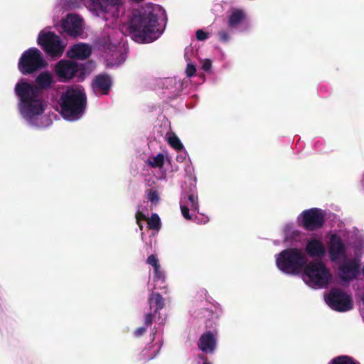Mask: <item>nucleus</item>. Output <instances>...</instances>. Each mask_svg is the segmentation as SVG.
I'll list each match as a JSON object with an SVG mask.
<instances>
[{"label": "nucleus", "mask_w": 364, "mask_h": 364, "mask_svg": "<svg viewBox=\"0 0 364 364\" xmlns=\"http://www.w3.org/2000/svg\"><path fill=\"white\" fill-rule=\"evenodd\" d=\"M81 3L92 15L106 21L100 44L105 50L107 66L110 68L120 65L127 58V53L119 46L124 29L135 42L149 43L157 40L166 28L167 17L160 5L148 3L125 15L124 0H56L54 24L66 11L80 7Z\"/></svg>", "instance_id": "1"}, {"label": "nucleus", "mask_w": 364, "mask_h": 364, "mask_svg": "<svg viewBox=\"0 0 364 364\" xmlns=\"http://www.w3.org/2000/svg\"><path fill=\"white\" fill-rule=\"evenodd\" d=\"M36 86L21 79L15 85V94L18 97V109L22 118L32 127H42L43 114L46 107L41 89H48L55 80L49 71L41 73L36 78Z\"/></svg>", "instance_id": "2"}, {"label": "nucleus", "mask_w": 364, "mask_h": 364, "mask_svg": "<svg viewBox=\"0 0 364 364\" xmlns=\"http://www.w3.org/2000/svg\"><path fill=\"white\" fill-rule=\"evenodd\" d=\"M59 112L63 119L73 122L80 119L85 114L87 97L80 86L68 87L62 92L58 100Z\"/></svg>", "instance_id": "3"}, {"label": "nucleus", "mask_w": 364, "mask_h": 364, "mask_svg": "<svg viewBox=\"0 0 364 364\" xmlns=\"http://www.w3.org/2000/svg\"><path fill=\"white\" fill-rule=\"evenodd\" d=\"M276 265L282 272L297 274L302 272L308 257L302 249L293 247L282 250L275 256Z\"/></svg>", "instance_id": "4"}, {"label": "nucleus", "mask_w": 364, "mask_h": 364, "mask_svg": "<svg viewBox=\"0 0 364 364\" xmlns=\"http://www.w3.org/2000/svg\"><path fill=\"white\" fill-rule=\"evenodd\" d=\"M302 279L312 289H325L332 280V274L322 261L316 259L307 262L302 270Z\"/></svg>", "instance_id": "5"}, {"label": "nucleus", "mask_w": 364, "mask_h": 364, "mask_svg": "<svg viewBox=\"0 0 364 364\" xmlns=\"http://www.w3.org/2000/svg\"><path fill=\"white\" fill-rule=\"evenodd\" d=\"M54 71L61 82H68L75 77L82 80L85 76L90 73V64L61 60L56 63Z\"/></svg>", "instance_id": "6"}, {"label": "nucleus", "mask_w": 364, "mask_h": 364, "mask_svg": "<svg viewBox=\"0 0 364 364\" xmlns=\"http://www.w3.org/2000/svg\"><path fill=\"white\" fill-rule=\"evenodd\" d=\"M38 44L51 58H60L63 54L66 44L50 28L42 30L37 38Z\"/></svg>", "instance_id": "7"}, {"label": "nucleus", "mask_w": 364, "mask_h": 364, "mask_svg": "<svg viewBox=\"0 0 364 364\" xmlns=\"http://www.w3.org/2000/svg\"><path fill=\"white\" fill-rule=\"evenodd\" d=\"M46 65L47 63L43 58L42 53L36 48H30L25 50L18 64L20 72L23 75L33 73Z\"/></svg>", "instance_id": "8"}, {"label": "nucleus", "mask_w": 364, "mask_h": 364, "mask_svg": "<svg viewBox=\"0 0 364 364\" xmlns=\"http://www.w3.org/2000/svg\"><path fill=\"white\" fill-rule=\"evenodd\" d=\"M149 304L150 312L146 314L144 317V326L136 328L134 331V336L139 337L142 336L146 330V328L151 325L153 321L158 322L161 325L164 319L159 316V311L164 308V300L159 293H152L149 298Z\"/></svg>", "instance_id": "9"}, {"label": "nucleus", "mask_w": 364, "mask_h": 364, "mask_svg": "<svg viewBox=\"0 0 364 364\" xmlns=\"http://www.w3.org/2000/svg\"><path fill=\"white\" fill-rule=\"evenodd\" d=\"M326 213L319 208L304 210L297 218L298 223L306 230L314 231L321 228L325 220Z\"/></svg>", "instance_id": "10"}, {"label": "nucleus", "mask_w": 364, "mask_h": 364, "mask_svg": "<svg viewBox=\"0 0 364 364\" xmlns=\"http://www.w3.org/2000/svg\"><path fill=\"white\" fill-rule=\"evenodd\" d=\"M326 303L333 310L344 312L353 308L350 296L340 289H332L325 296Z\"/></svg>", "instance_id": "11"}, {"label": "nucleus", "mask_w": 364, "mask_h": 364, "mask_svg": "<svg viewBox=\"0 0 364 364\" xmlns=\"http://www.w3.org/2000/svg\"><path fill=\"white\" fill-rule=\"evenodd\" d=\"M180 208L184 218L195 220L197 223H206L208 219L200 221L196 216L198 210V195L195 191L191 190L188 193L183 194L180 200Z\"/></svg>", "instance_id": "12"}, {"label": "nucleus", "mask_w": 364, "mask_h": 364, "mask_svg": "<svg viewBox=\"0 0 364 364\" xmlns=\"http://www.w3.org/2000/svg\"><path fill=\"white\" fill-rule=\"evenodd\" d=\"M328 252L329 257L333 262H339L347 258V247L341 237L336 234H331L328 242Z\"/></svg>", "instance_id": "13"}, {"label": "nucleus", "mask_w": 364, "mask_h": 364, "mask_svg": "<svg viewBox=\"0 0 364 364\" xmlns=\"http://www.w3.org/2000/svg\"><path fill=\"white\" fill-rule=\"evenodd\" d=\"M84 25L82 17L76 14H68L61 21V27L64 32L74 38L80 36L83 33Z\"/></svg>", "instance_id": "14"}, {"label": "nucleus", "mask_w": 364, "mask_h": 364, "mask_svg": "<svg viewBox=\"0 0 364 364\" xmlns=\"http://www.w3.org/2000/svg\"><path fill=\"white\" fill-rule=\"evenodd\" d=\"M343 263L338 267V275L341 280L350 282L357 277L359 274V265L353 259L342 260Z\"/></svg>", "instance_id": "15"}, {"label": "nucleus", "mask_w": 364, "mask_h": 364, "mask_svg": "<svg viewBox=\"0 0 364 364\" xmlns=\"http://www.w3.org/2000/svg\"><path fill=\"white\" fill-rule=\"evenodd\" d=\"M152 343L147 346L140 354V359L142 360H149L153 359L161 350L163 344L161 333L156 331L152 333Z\"/></svg>", "instance_id": "16"}, {"label": "nucleus", "mask_w": 364, "mask_h": 364, "mask_svg": "<svg viewBox=\"0 0 364 364\" xmlns=\"http://www.w3.org/2000/svg\"><path fill=\"white\" fill-rule=\"evenodd\" d=\"M304 252L311 257L321 258L326 255V249L321 238L311 237L306 240Z\"/></svg>", "instance_id": "17"}, {"label": "nucleus", "mask_w": 364, "mask_h": 364, "mask_svg": "<svg viewBox=\"0 0 364 364\" xmlns=\"http://www.w3.org/2000/svg\"><path fill=\"white\" fill-rule=\"evenodd\" d=\"M217 335L218 332L215 328L203 333L198 344L199 349L203 353H212L216 348Z\"/></svg>", "instance_id": "18"}, {"label": "nucleus", "mask_w": 364, "mask_h": 364, "mask_svg": "<svg viewBox=\"0 0 364 364\" xmlns=\"http://www.w3.org/2000/svg\"><path fill=\"white\" fill-rule=\"evenodd\" d=\"M112 84V79L108 75L101 74L96 76L92 83V87L96 95H107Z\"/></svg>", "instance_id": "19"}, {"label": "nucleus", "mask_w": 364, "mask_h": 364, "mask_svg": "<svg viewBox=\"0 0 364 364\" xmlns=\"http://www.w3.org/2000/svg\"><path fill=\"white\" fill-rule=\"evenodd\" d=\"M91 54V48L87 44L80 43L73 46L68 51V56L70 58L84 60Z\"/></svg>", "instance_id": "20"}, {"label": "nucleus", "mask_w": 364, "mask_h": 364, "mask_svg": "<svg viewBox=\"0 0 364 364\" xmlns=\"http://www.w3.org/2000/svg\"><path fill=\"white\" fill-rule=\"evenodd\" d=\"M283 232L284 242H300L304 236V234L301 231L295 230L291 224H287Z\"/></svg>", "instance_id": "21"}, {"label": "nucleus", "mask_w": 364, "mask_h": 364, "mask_svg": "<svg viewBox=\"0 0 364 364\" xmlns=\"http://www.w3.org/2000/svg\"><path fill=\"white\" fill-rule=\"evenodd\" d=\"M245 13L242 9L231 8L228 14V26L236 28L245 18Z\"/></svg>", "instance_id": "22"}, {"label": "nucleus", "mask_w": 364, "mask_h": 364, "mask_svg": "<svg viewBox=\"0 0 364 364\" xmlns=\"http://www.w3.org/2000/svg\"><path fill=\"white\" fill-rule=\"evenodd\" d=\"M147 204L146 202H144V205H140L138 206L137 212L136 213V220L138 225L142 229V221H144L147 219V216L149 215V210L146 208Z\"/></svg>", "instance_id": "23"}, {"label": "nucleus", "mask_w": 364, "mask_h": 364, "mask_svg": "<svg viewBox=\"0 0 364 364\" xmlns=\"http://www.w3.org/2000/svg\"><path fill=\"white\" fill-rule=\"evenodd\" d=\"M165 161L164 154L159 153L156 156H151L147 159V164L153 168H161Z\"/></svg>", "instance_id": "24"}, {"label": "nucleus", "mask_w": 364, "mask_h": 364, "mask_svg": "<svg viewBox=\"0 0 364 364\" xmlns=\"http://www.w3.org/2000/svg\"><path fill=\"white\" fill-rule=\"evenodd\" d=\"M146 198L152 205H157L160 201V195L157 190L150 188L145 192Z\"/></svg>", "instance_id": "25"}, {"label": "nucleus", "mask_w": 364, "mask_h": 364, "mask_svg": "<svg viewBox=\"0 0 364 364\" xmlns=\"http://www.w3.org/2000/svg\"><path fill=\"white\" fill-rule=\"evenodd\" d=\"M168 144L177 151H183V146L180 139L174 134H168L167 136Z\"/></svg>", "instance_id": "26"}, {"label": "nucleus", "mask_w": 364, "mask_h": 364, "mask_svg": "<svg viewBox=\"0 0 364 364\" xmlns=\"http://www.w3.org/2000/svg\"><path fill=\"white\" fill-rule=\"evenodd\" d=\"M329 364H360L358 362L347 355L338 356L331 360Z\"/></svg>", "instance_id": "27"}, {"label": "nucleus", "mask_w": 364, "mask_h": 364, "mask_svg": "<svg viewBox=\"0 0 364 364\" xmlns=\"http://www.w3.org/2000/svg\"><path fill=\"white\" fill-rule=\"evenodd\" d=\"M189 51L192 52L193 49L191 48H186L185 50V58H186L188 63L186 69V73L187 77H191L194 75L196 69L195 65L192 64L191 62H189V59L188 58V53Z\"/></svg>", "instance_id": "28"}, {"label": "nucleus", "mask_w": 364, "mask_h": 364, "mask_svg": "<svg viewBox=\"0 0 364 364\" xmlns=\"http://www.w3.org/2000/svg\"><path fill=\"white\" fill-rule=\"evenodd\" d=\"M148 226L150 229L159 230L161 228V220L156 213H153L147 221Z\"/></svg>", "instance_id": "29"}, {"label": "nucleus", "mask_w": 364, "mask_h": 364, "mask_svg": "<svg viewBox=\"0 0 364 364\" xmlns=\"http://www.w3.org/2000/svg\"><path fill=\"white\" fill-rule=\"evenodd\" d=\"M353 247L355 249L356 253L360 252L364 250V235H359L356 240L353 242Z\"/></svg>", "instance_id": "30"}, {"label": "nucleus", "mask_w": 364, "mask_h": 364, "mask_svg": "<svg viewBox=\"0 0 364 364\" xmlns=\"http://www.w3.org/2000/svg\"><path fill=\"white\" fill-rule=\"evenodd\" d=\"M154 271V281L156 283H160V284H164L165 282V274L161 269V267L157 268L156 270Z\"/></svg>", "instance_id": "31"}, {"label": "nucleus", "mask_w": 364, "mask_h": 364, "mask_svg": "<svg viewBox=\"0 0 364 364\" xmlns=\"http://www.w3.org/2000/svg\"><path fill=\"white\" fill-rule=\"evenodd\" d=\"M147 263L154 267V270L161 267L159 263V259L154 255H150L146 260Z\"/></svg>", "instance_id": "32"}, {"label": "nucleus", "mask_w": 364, "mask_h": 364, "mask_svg": "<svg viewBox=\"0 0 364 364\" xmlns=\"http://www.w3.org/2000/svg\"><path fill=\"white\" fill-rule=\"evenodd\" d=\"M202 69L205 72H209L212 67V62L209 59L201 60Z\"/></svg>", "instance_id": "33"}, {"label": "nucleus", "mask_w": 364, "mask_h": 364, "mask_svg": "<svg viewBox=\"0 0 364 364\" xmlns=\"http://www.w3.org/2000/svg\"><path fill=\"white\" fill-rule=\"evenodd\" d=\"M196 35L198 41H204L209 37V34L206 32H204L203 30H198Z\"/></svg>", "instance_id": "34"}, {"label": "nucleus", "mask_w": 364, "mask_h": 364, "mask_svg": "<svg viewBox=\"0 0 364 364\" xmlns=\"http://www.w3.org/2000/svg\"><path fill=\"white\" fill-rule=\"evenodd\" d=\"M218 36H219V38L220 40L222 41V42H228L229 38H230V36L228 35V33L225 31H220L218 33Z\"/></svg>", "instance_id": "35"}, {"label": "nucleus", "mask_w": 364, "mask_h": 364, "mask_svg": "<svg viewBox=\"0 0 364 364\" xmlns=\"http://www.w3.org/2000/svg\"><path fill=\"white\" fill-rule=\"evenodd\" d=\"M322 145H323V141L321 140H318L314 144L315 148L318 151H323Z\"/></svg>", "instance_id": "36"}, {"label": "nucleus", "mask_w": 364, "mask_h": 364, "mask_svg": "<svg viewBox=\"0 0 364 364\" xmlns=\"http://www.w3.org/2000/svg\"><path fill=\"white\" fill-rule=\"evenodd\" d=\"M186 155H187V153L184 151V153L183 154H181L177 156V160L178 161H182L186 158Z\"/></svg>", "instance_id": "37"}, {"label": "nucleus", "mask_w": 364, "mask_h": 364, "mask_svg": "<svg viewBox=\"0 0 364 364\" xmlns=\"http://www.w3.org/2000/svg\"><path fill=\"white\" fill-rule=\"evenodd\" d=\"M222 311L220 308L215 307V318H218L221 315Z\"/></svg>", "instance_id": "38"}, {"label": "nucleus", "mask_w": 364, "mask_h": 364, "mask_svg": "<svg viewBox=\"0 0 364 364\" xmlns=\"http://www.w3.org/2000/svg\"><path fill=\"white\" fill-rule=\"evenodd\" d=\"M165 178V173H164V172H163V173H161V176L159 177V178H160V179H162V178Z\"/></svg>", "instance_id": "39"}, {"label": "nucleus", "mask_w": 364, "mask_h": 364, "mask_svg": "<svg viewBox=\"0 0 364 364\" xmlns=\"http://www.w3.org/2000/svg\"><path fill=\"white\" fill-rule=\"evenodd\" d=\"M361 183H362L363 186L364 187V174H363Z\"/></svg>", "instance_id": "40"}, {"label": "nucleus", "mask_w": 364, "mask_h": 364, "mask_svg": "<svg viewBox=\"0 0 364 364\" xmlns=\"http://www.w3.org/2000/svg\"><path fill=\"white\" fill-rule=\"evenodd\" d=\"M206 327H208V328H212L213 326H212V325H209V324H208V322H207V323H206Z\"/></svg>", "instance_id": "41"}, {"label": "nucleus", "mask_w": 364, "mask_h": 364, "mask_svg": "<svg viewBox=\"0 0 364 364\" xmlns=\"http://www.w3.org/2000/svg\"><path fill=\"white\" fill-rule=\"evenodd\" d=\"M141 238L142 239L144 238V233L143 232L141 233Z\"/></svg>", "instance_id": "42"}, {"label": "nucleus", "mask_w": 364, "mask_h": 364, "mask_svg": "<svg viewBox=\"0 0 364 364\" xmlns=\"http://www.w3.org/2000/svg\"><path fill=\"white\" fill-rule=\"evenodd\" d=\"M203 364H210L209 363L204 362Z\"/></svg>", "instance_id": "43"}, {"label": "nucleus", "mask_w": 364, "mask_h": 364, "mask_svg": "<svg viewBox=\"0 0 364 364\" xmlns=\"http://www.w3.org/2000/svg\"><path fill=\"white\" fill-rule=\"evenodd\" d=\"M155 288H161V287L159 286V287H156Z\"/></svg>", "instance_id": "44"}]
</instances>
